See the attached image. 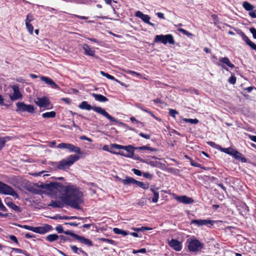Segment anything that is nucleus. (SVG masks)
I'll return each mask as SVG.
<instances>
[{"mask_svg":"<svg viewBox=\"0 0 256 256\" xmlns=\"http://www.w3.org/2000/svg\"><path fill=\"white\" fill-rule=\"evenodd\" d=\"M64 202L72 208L79 209L80 204L82 202V193L74 185H68L64 187Z\"/></svg>","mask_w":256,"mask_h":256,"instance_id":"f257e3e1","label":"nucleus"},{"mask_svg":"<svg viewBox=\"0 0 256 256\" xmlns=\"http://www.w3.org/2000/svg\"><path fill=\"white\" fill-rule=\"evenodd\" d=\"M79 108L82 110H92L96 112L103 116L112 122L118 123V121L114 118L106 110L100 106H91L86 101H83L78 106Z\"/></svg>","mask_w":256,"mask_h":256,"instance_id":"f03ea898","label":"nucleus"},{"mask_svg":"<svg viewBox=\"0 0 256 256\" xmlns=\"http://www.w3.org/2000/svg\"><path fill=\"white\" fill-rule=\"evenodd\" d=\"M80 159V156L78 155L72 154L66 158L64 159L59 162L58 168L60 170H64L67 166L72 165L74 162Z\"/></svg>","mask_w":256,"mask_h":256,"instance_id":"7ed1b4c3","label":"nucleus"},{"mask_svg":"<svg viewBox=\"0 0 256 256\" xmlns=\"http://www.w3.org/2000/svg\"><path fill=\"white\" fill-rule=\"evenodd\" d=\"M19 226L28 230L32 231L34 232L42 234L46 233L48 232L50 230L51 228L50 226L48 224H46L44 226L38 227H33L28 225H20Z\"/></svg>","mask_w":256,"mask_h":256,"instance_id":"20e7f679","label":"nucleus"},{"mask_svg":"<svg viewBox=\"0 0 256 256\" xmlns=\"http://www.w3.org/2000/svg\"><path fill=\"white\" fill-rule=\"evenodd\" d=\"M154 42H160L164 44H166L168 43L170 44H174L175 43L172 36L170 34L166 35H156L154 38Z\"/></svg>","mask_w":256,"mask_h":256,"instance_id":"39448f33","label":"nucleus"},{"mask_svg":"<svg viewBox=\"0 0 256 256\" xmlns=\"http://www.w3.org/2000/svg\"><path fill=\"white\" fill-rule=\"evenodd\" d=\"M187 241L188 242V248L190 252L200 251L204 247V244L196 239H189Z\"/></svg>","mask_w":256,"mask_h":256,"instance_id":"423d86ee","label":"nucleus"},{"mask_svg":"<svg viewBox=\"0 0 256 256\" xmlns=\"http://www.w3.org/2000/svg\"><path fill=\"white\" fill-rule=\"evenodd\" d=\"M57 148L68 150L70 152H75L78 154H82L80 148L71 144L62 142L56 146Z\"/></svg>","mask_w":256,"mask_h":256,"instance_id":"0eeeda50","label":"nucleus"},{"mask_svg":"<svg viewBox=\"0 0 256 256\" xmlns=\"http://www.w3.org/2000/svg\"><path fill=\"white\" fill-rule=\"evenodd\" d=\"M0 194L12 196L18 198V195L10 186L0 182Z\"/></svg>","mask_w":256,"mask_h":256,"instance_id":"6e6552de","label":"nucleus"},{"mask_svg":"<svg viewBox=\"0 0 256 256\" xmlns=\"http://www.w3.org/2000/svg\"><path fill=\"white\" fill-rule=\"evenodd\" d=\"M16 106L17 107L16 111L19 113L26 112L32 113L34 110V107L32 105L26 104L23 102H18L16 104Z\"/></svg>","mask_w":256,"mask_h":256,"instance_id":"1a4fd4ad","label":"nucleus"},{"mask_svg":"<svg viewBox=\"0 0 256 256\" xmlns=\"http://www.w3.org/2000/svg\"><path fill=\"white\" fill-rule=\"evenodd\" d=\"M12 88L14 90V93L10 95V100L12 101H14L18 99H21L22 97V95L20 91L18 85H13L12 86Z\"/></svg>","mask_w":256,"mask_h":256,"instance_id":"9d476101","label":"nucleus"},{"mask_svg":"<svg viewBox=\"0 0 256 256\" xmlns=\"http://www.w3.org/2000/svg\"><path fill=\"white\" fill-rule=\"evenodd\" d=\"M135 16L136 17L140 18L144 22H145L151 26H154V24L151 22L150 21V17L149 16H148L147 14H144L142 12L140 11L136 12L135 14Z\"/></svg>","mask_w":256,"mask_h":256,"instance_id":"9b49d317","label":"nucleus"},{"mask_svg":"<svg viewBox=\"0 0 256 256\" xmlns=\"http://www.w3.org/2000/svg\"><path fill=\"white\" fill-rule=\"evenodd\" d=\"M217 65L222 66V68L228 70L227 68H225V66H229L230 68H234V65L231 63L230 60L226 58H219V62L217 63Z\"/></svg>","mask_w":256,"mask_h":256,"instance_id":"f8f14e48","label":"nucleus"},{"mask_svg":"<svg viewBox=\"0 0 256 256\" xmlns=\"http://www.w3.org/2000/svg\"><path fill=\"white\" fill-rule=\"evenodd\" d=\"M35 102L40 107L47 108L50 104L49 100L46 97L37 98Z\"/></svg>","mask_w":256,"mask_h":256,"instance_id":"ddd939ff","label":"nucleus"},{"mask_svg":"<svg viewBox=\"0 0 256 256\" xmlns=\"http://www.w3.org/2000/svg\"><path fill=\"white\" fill-rule=\"evenodd\" d=\"M214 222L208 220H193L191 221V224H195L198 226L207 225L210 224L213 225Z\"/></svg>","mask_w":256,"mask_h":256,"instance_id":"4468645a","label":"nucleus"},{"mask_svg":"<svg viewBox=\"0 0 256 256\" xmlns=\"http://www.w3.org/2000/svg\"><path fill=\"white\" fill-rule=\"evenodd\" d=\"M168 243L169 246L176 251H180L182 248L181 243L176 240L172 239L169 240Z\"/></svg>","mask_w":256,"mask_h":256,"instance_id":"2eb2a0df","label":"nucleus"},{"mask_svg":"<svg viewBox=\"0 0 256 256\" xmlns=\"http://www.w3.org/2000/svg\"><path fill=\"white\" fill-rule=\"evenodd\" d=\"M150 190L154 194L152 202L154 203L157 202L159 198V193L158 192V188H156L154 186H152L150 188Z\"/></svg>","mask_w":256,"mask_h":256,"instance_id":"dca6fc26","label":"nucleus"},{"mask_svg":"<svg viewBox=\"0 0 256 256\" xmlns=\"http://www.w3.org/2000/svg\"><path fill=\"white\" fill-rule=\"evenodd\" d=\"M41 80L52 88H59L58 86L50 78L46 76H42Z\"/></svg>","mask_w":256,"mask_h":256,"instance_id":"f3484780","label":"nucleus"},{"mask_svg":"<svg viewBox=\"0 0 256 256\" xmlns=\"http://www.w3.org/2000/svg\"><path fill=\"white\" fill-rule=\"evenodd\" d=\"M176 199L178 202L184 204H189L194 202L192 198H189L186 196H178Z\"/></svg>","mask_w":256,"mask_h":256,"instance_id":"a211bd4d","label":"nucleus"},{"mask_svg":"<svg viewBox=\"0 0 256 256\" xmlns=\"http://www.w3.org/2000/svg\"><path fill=\"white\" fill-rule=\"evenodd\" d=\"M82 48L84 50L85 54L90 56H94V50L91 48L87 44H83Z\"/></svg>","mask_w":256,"mask_h":256,"instance_id":"6ab92c4d","label":"nucleus"},{"mask_svg":"<svg viewBox=\"0 0 256 256\" xmlns=\"http://www.w3.org/2000/svg\"><path fill=\"white\" fill-rule=\"evenodd\" d=\"M8 199V198H6L4 199V202H6V204L10 208H12L14 211L16 212H21V208L18 206L14 204L12 202H7V200Z\"/></svg>","mask_w":256,"mask_h":256,"instance_id":"aec40b11","label":"nucleus"},{"mask_svg":"<svg viewBox=\"0 0 256 256\" xmlns=\"http://www.w3.org/2000/svg\"><path fill=\"white\" fill-rule=\"evenodd\" d=\"M122 150H126L128 152L129 158H133L134 155V150H136V148L132 146L131 145L127 146H123Z\"/></svg>","mask_w":256,"mask_h":256,"instance_id":"412c9836","label":"nucleus"},{"mask_svg":"<svg viewBox=\"0 0 256 256\" xmlns=\"http://www.w3.org/2000/svg\"><path fill=\"white\" fill-rule=\"evenodd\" d=\"M92 96L94 98V99L100 102H104L108 101V98L102 94L92 93Z\"/></svg>","mask_w":256,"mask_h":256,"instance_id":"4be33fe9","label":"nucleus"},{"mask_svg":"<svg viewBox=\"0 0 256 256\" xmlns=\"http://www.w3.org/2000/svg\"><path fill=\"white\" fill-rule=\"evenodd\" d=\"M61 184L58 182H51L46 184V188L50 190H54L55 189H58V188L60 187Z\"/></svg>","mask_w":256,"mask_h":256,"instance_id":"5701e85b","label":"nucleus"},{"mask_svg":"<svg viewBox=\"0 0 256 256\" xmlns=\"http://www.w3.org/2000/svg\"><path fill=\"white\" fill-rule=\"evenodd\" d=\"M76 239L80 241L82 243L88 246H92V242L89 239L84 237L80 236L78 235Z\"/></svg>","mask_w":256,"mask_h":256,"instance_id":"b1692460","label":"nucleus"},{"mask_svg":"<svg viewBox=\"0 0 256 256\" xmlns=\"http://www.w3.org/2000/svg\"><path fill=\"white\" fill-rule=\"evenodd\" d=\"M234 158L240 160L242 162H246V159L238 152L235 150L232 156Z\"/></svg>","mask_w":256,"mask_h":256,"instance_id":"393cba45","label":"nucleus"},{"mask_svg":"<svg viewBox=\"0 0 256 256\" xmlns=\"http://www.w3.org/2000/svg\"><path fill=\"white\" fill-rule=\"evenodd\" d=\"M136 180L130 176H126L124 180H122V184L124 185L135 184Z\"/></svg>","mask_w":256,"mask_h":256,"instance_id":"a878e982","label":"nucleus"},{"mask_svg":"<svg viewBox=\"0 0 256 256\" xmlns=\"http://www.w3.org/2000/svg\"><path fill=\"white\" fill-rule=\"evenodd\" d=\"M59 238V236L56 234H51L47 236L46 240L49 242H52L57 240Z\"/></svg>","mask_w":256,"mask_h":256,"instance_id":"bb28decb","label":"nucleus"},{"mask_svg":"<svg viewBox=\"0 0 256 256\" xmlns=\"http://www.w3.org/2000/svg\"><path fill=\"white\" fill-rule=\"evenodd\" d=\"M100 74L102 76H106V77L108 79H110V80H115L116 82H117L118 83H120V81H119L117 79H116L114 78V76L109 74H108V73H106L104 72L103 71H100Z\"/></svg>","mask_w":256,"mask_h":256,"instance_id":"cd10ccee","label":"nucleus"},{"mask_svg":"<svg viewBox=\"0 0 256 256\" xmlns=\"http://www.w3.org/2000/svg\"><path fill=\"white\" fill-rule=\"evenodd\" d=\"M136 149L139 150H148L151 151V152H156V150L155 148L150 147L148 145L138 147V148H136Z\"/></svg>","mask_w":256,"mask_h":256,"instance_id":"c85d7f7f","label":"nucleus"},{"mask_svg":"<svg viewBox=\"0 0 256 256\" xmlns=\"http://www.w3.org/2000/svg\"><path fill=\"white\" fill-rule=\"evenodd\" d=\"M56 112L54 111L50 112H46L42 114V116L44 118H54L56 116Z\"/></svg>","mask_w":256,"mask_h":256,"instance_id":"c756f323","label":"nucleus"},{"mask_svg":"<svg viewBox=\"0 0 256 256\" xmlns=\"http://www.w3.org/2000/svg\"><path fill=\"white\" fill-rule=\"evenodd\" d=\"M242 6L246 10L250 11L252 10L254 8V6L248 2H243Z\"/></svg>","mask_w":256,"mask_h":256,"instance_id":"7c9ffc66","label":"nucleus"},{"mask_svg":"<svg viewBox=\"0 0 256 256\" xmlns=\"http://www.w3.org/2000/svg\"><path fill=\"white\" fill-rule=\"evenodd\" d=\"M113 231L115 234H122L123 236H126L128 234V233L126 231L119 229L118 228H114Z\"/></svg>","mask_w":256,"mask_h":256,"instance_id":"2f4dec72","label":"nucleus"},{"mask_svg":"<svg viewBox=\"0 0 256 256\" xmlns=\"http://www.w3.org/2000/svg\"><path fill=\"white\" fill-rule=\"evenodd\" d=\"M135 184H136L138 186L144 189H148L149 187V185L148 183H144L138 180L136 181Z\"/></svg>","mask_w":256,"mask_h":256,"instance_id":"473e14b6","label":"nucleus"},{"mask_svg":"<svg viewBox=\"0 0 256 256\" xmlns=\"http://www.w3.org/2000/svg\"><path fill=\"white\" fill-rule=\"evenodd\" d=\"M222 151L232 156L234 154V152L235 151V150H234L231 148H222Z\"/></svg>","mask_w":256,"mask_h":256,"instance_id":"72a5a7b5","label":"nucleus"},{"mask_svg":"<svg viewBox=\"0 0 256 256\" xmlns=\"http://www.w3.org/2000/svg\"><path fill=\"white\" fill-rule=\"evenodd\" d=\"M8 137L1 138L0 137V150L2 149L4 146L6 140H9Z\"/></svg>","mask_w":256,"mask_h":256,"instance_id":"f704fd0d","label":"nucleus"},{"mask_svg":"<svg viewBox=\"0 0 256 256\" xmlns=\"http://www.w3.org/2000/svg\"><path fill=\"white\" fill-rule=\"evenodd\" d=\"M184 120L186 122H190L192 124H196L198 123V120L196 118L192 119V118H184Z\"/></svg>","mask_w":256,"mask_h":256,"instance_id":"c9c22d12","label":"nucleus"},{"mask_svg":"<svg viewBox=\"0 0 256 256\" xmlns=\"http://www.w3.org/2000/svg\"><path fill=\"white\" fill-rule=\"evenodd\" d=\"M50 206L54 208H60L61 203L58 201H52Z\"/></svg>","mask_w":256,"mask_h":256,"instance_id":"e433bc0d","label":"nucleus"},{"mask_svg":"<svg viewBox=\"0 0 256 256\" xmlns=\"http://www.w3.org/2000/svg\"><path fill=\"white\" fill-rule=\"evenodd\" d=\"M26 28L30 34H33L34 27L30 24H26Z\"/></svg>","mask_w":256,"mask_h":256,"instance_id":"4c0bfd02","label":"nucleus"},{"mask_svg":"<svg viewBox=\"0 0 256 256\" xmlns=\"http://www.w3.org/2000/svg\"><path fill=\"white\" fill-rule=\"evenodd\" d=\"M64 233L65 234H66L70 235L72 236L73 238H75L76 239V238L78 236V234H74V233H73V232H71L70 231H69V230L64 231Z\"/></svg>","mask_w":256,"mask_h":256,"instance_id":"58836bf2","label":"nucleus"},{"mask_svg":"<svg viewBox=\"0 0 256 256\" xmlns=\"http://www.w3.org/2000/svg\"><path fill=\"white\" fill-rule=\"evenodd\" d=\"M123 146H124L120 145V144H112L110 145L111 148H116V149H122V150L123 148Z\"/></svg>","mask_w":256,"mask_h":256,"instance_id":"ea45409f","label":"nucleus"},{"mask_svg":"<svg viewBox=\"0 0 256 256\" xmlns=\"http://www.w3.org/2000/svg\"><path fill=\"white\" fill-rule=\"evenodd\" d=\"M33 20L32 16L30 14L27 15L26 20V24H30V22Z\"/></svg>","mask_w":256,"mask_h":256,"instance_id":"a19ab883","label":"nucleus"},{"mask_svg":"<svg viewBox=\"0 0 256 256\" xmlns=\"http://www.w3.org/2000/svg\"><path fill=\"white\" fill-rule=\"evenodd\" d=\"M178 30H179V32H181L183 34H184L186 36H192V34L191 33H190L189 32H188V31H186V30H185L183 28H179Z\"/></svg>","mask_w":256,"mask_h":256,"instance_id":"79ce46f5","label":"nucleus"},{"mask_svg":"<svg viewBox=\"0 0 256 256\" xmlns=\"http://www.w3.org/2000/svg\"><path fill=\"white\" fill-rule=\"evenodd\" d=\"M169 114L172 116L174 118L176 116V114H178V112L174 110L170 109Z\"/></svg>","mask_w":256,"mask_h":256,"instance_id":"37998d69","label":"nucleus"},{"mask_svg":"<svg viewBox=\"0 0 256 256\" xmlns=\"http://www.w3.org/2000/svg\"><path fill=\"white\" fill-rule=\"evenodd\" d=\"M228 82L232 84H235L236 82V76H232L228 79Z\"/></svg>","mask_w":256,"mask_h":256,"instance_id":"c03bdc74","label":"nucleus"},{"mask_svg":"<svg viewBox=\"0 0 256 256\" xmlns=\"http://www.w3.org/2000/svg\"><path fill=\"white\" fill-rule=\"evenodd\" d=\"M56 230L60 234L62 233V232H64V230H63V228H62V226L61 225L58 226L56 227Z\"/></svg>","mask_w":256,"mask_h":256,"instance_id":"a18cd8bd","label":"nucleus"},{"mask_svg":"<svg viewBox=\"0 0 256 256\" xmlns=\"http://www.w3.org/2000/svg\"><path fill=\"white\" fill-rule=\"evenodd\" d=\"M0 210H2L4 212H7V208L3 204L2 200L0 198Z\"/></svg>","mask_w":256,"mask_h":256,"instance_id":"49530a36","label":"nucleus"},{"mask_svg":"<svg viewBox=\"0 0 256 256\" xmlns=\"http://www.w3.org/2000/svg\"><path fill=\"white\" fill-rule=\"evenodd\" d=\"M140 108V110H142L146 112H148V114H150V115H152L153 117H154V118H156V117L149 110H148V109H146V108H144L142 107H139Z\"/></svg>","mask_w":256,"mask_h":256,"instance_id":"de8ad7c7","label":"nucleus"},{"mask_svg":"<svg viewBox=\"0 0 256 256\" xmlns=\"http://www.w3.org/2000/svg\"><path fill=\"white\" fill-rule=\"evenodd\" d=\"M132 171L134 172V173L137 175V176H142V172L140 170H137V169H136V168H133L132 170Z\"/></svg>","mask_w":256,"mask_h":256,"instance_id":"09e8293b","label":"nucleus"},{"mask_svg":"<svg viewBox=\"0 0 256 256\" xmlns=\"http://www.w3.org/2000/svg\"><path fill=\"white\" fill-rule=\"evenodd\" d=\"M60 242H64L68 240V238L64 236L60 235L59 236Z\"/></svg>","mask_w":256,"mask_h":256,"instance_id":"8fccbe9b","label":"nucleus"},{"mask_svg":"<svg viewBox=\"0 0 256 256\" xmlns=\"http://www.w3.org/2000/svg\"><path fill=\"white\" fill-rule=\"evenodd\" d=\"M138 252L143 253V254L146 253V248H142V249H140L138 250H133V253H134V254H136V253H138Z\"/></svg>","mask_w":256,"mask_h":256,"instance_id":"3c124183","label":"nucleus"},{"mask_svg":"<svg viewBox=\"0 0 256 256\" xmlns=\"http://www.w3.org/2000/svg\"><path fill=\"white\" fill-rule=\"evenodd\" d=\"M9 238L10 239L13 241L16 244H18V240H17V238L14 236H13V235H10L9 236Z\"/></svg>","mask_w":256,"mask_h":256,"instance_id":"603ef678","label":"nucleus"},{"mask_svg":"<svg viewBox=\"0 0 256 256\" xmlns=\"http://www.w3.org/2000/svg\"><path fill=\"white\" fill-rule=\"evenodd\" d=\"M250 32L252 34L254 38H256V29L254 28H251Z\"/></svg>","mask_w":256,"mask_h":256,"instance_id":"864d4df0","label":"nucleus"},{"mask_svg":"<svg viewBox=\"0 0 256 256\" xmlns=\"http://www.w3.org/2000/svg\"><path fill=\"white\" fill-rule=\"evenodd\" d=\"M248 45L252 49L254 50H256V44H254L253 42L250 41L248 44Z\"/></svg>","mask_w":256,"mask_h":256,"instance_id":"5fc2aeb1","label":"nucleus"},{"mask_svg":"<svg viewBox=\"0 0 256 256\" xmlns=\"http://www.w3.org/2000/svg\"><path fill=\"white\" fill-rule=\"evenodd\" d=\"M143 176L147 178L148 179H152V176L149 174L148 172H144L143 174Z\"/></svg>","mask_w":256,"mask_h":256,"instance_id":"6e6d98bb","label":"nucleus"},{"mask_svg":"<svg viewBox=\"0 0 256 256\" xmlns=\"http://www.w3.org/2000/svg\"><path fill=\"white\" fill-rule=\"evenodd\" d=\"M140 136L142 137L146 138V139H150V136L149 134H146L142 132L140 133Z\"/></svg>","mask_w":256,"mask_h":256,"instance_id":"4d7b16f0","label":"nucleus"},{"mask_svg":"<svg viewBox=\"0 0 256 256\" xmlns=\"http://www.w3.org/2000/svg\"><path fill=\"white\" fill-rule=\"evenodd\" d=\"M80 139L82 140H87V141H88V142H92V139L86 137L85 136H80Z\"/></svg>","mask_w":256,"mask_h":256,"instance_id":"13d9d810","label":"nucleus"},{"mask_svg":"<svg viewBox=\"0 0 256 256\" xmlns=\"http://www.w3.org/2000/svg\"><path fill=\"white\" fill-rule=\"evenodd\" d=\"M113 154H119V155H121V156H124L126 157L129 158V156L126 155V153H124V152H113Z\"/></svg>","mask_w":256,"mask_h":256,"instance_id":"bf43d9fd","label":"nucleus"},{"mask_svg":"<svg viewBox=\"0 0 256 256\" xmlns=\"http://www.w3.org/2000/svg\"><path fill=\"white\" fill-rule=\"evenodd\" d=\"M190 164H191V165L192 166L198 167V168H201L200 164H199L196 162H194L193 160H191Z\"/></svg>","mask_w":256,"mask_h":256,"instance_id":"052dcab7","label":"nucleus"},{"mask_svg":"<svg viewBox=\"0 0 256 256\" xmlns=\"http://www.w3.org/2000/svg\"><path fill=\"white\" fill-rule=\"evenodd\" d=\"M250 16L252 18H256V11H250L249 12Z\"/></svg>","mask_w":256,"mask_h":256,"instance_id":"680f3d73","label":"nucleus"},{"mask_svg":"<svg viewBox=\"0 0 256 256\" xmlns=\"http://www.w3.org/2000/svg\"><path fill=\"white\" fill-rule=\"evenodd\" d=\"M242 38L247 44L251 41L246 35Z\"/></svg>","mask_w":256,"mask_h":256,"instance_id":"e2e57ef3","label":"nucleus"},{"mask_svg":"<svg viewBox=\"0 0 256 256\" xmlns=\"http://www.w3.org/2000/svg\"><path fill=\"white\" fill-rule=\"evenodd\" d=\"M102 149L103 150H105V151H107V152H109L111 153H112L114 152H112V150H110L109 149H108V145H104L103 148H102Z\"/></svg>","mask_w":256,"mask_h":256,"instance_id":"0e129e2a","label":"nucleus"},{"mask_svg":"<svg viewBox=\"0 0 256 256\" xmlns=\"http://www.w3.org/2000/svg\"><path fill=\"white\" fill-rule=\"evenodd\" d=\"M64 224H68V225H70V226H77L78 224L76 223V222H65Z\"/></svg>","mask_w":256,"mask_h":256,"instance_id":"69168bd1","label":"nucleus"},{"mask_svg":"<svg viewBox=\"0 0 256 256\" xmlns=\"http://www.w3.org/2000/svg\"><path fill=\"white\" fill-rule=\"evenodd\" d=\"M212 18H213V20H214V23L215 24H216L218 23V17L216 15H212Z\"/></svg>","mask_w":256,"mask_h":256,"instance_id":"338daca9","label":"nucleus"},{"mask_svg":"<svg viewBox=\"0 0 256 256\" xmlns=\"http://www.w3.org/2000/svg\"><path fill=\"white\" fill-rule=\"evenodd\" d=\"M70 248L74 252L78 253V248L76 246H71Z\"/></svg>","mask_w":256,"mask_h":256,"instance_id":"774afa93","label":"nucleus"}]
</instances>
